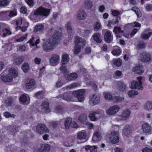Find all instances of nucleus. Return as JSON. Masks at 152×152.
Here are the masks:
<instances>
[{"mask_svg":"<svg viewBox=\"0 0 152 152\" xmlns=\"http://www.w3.org/2000/svg\"><path fill=\"white\" fill-rule=\"evenodd\" d=\"M18 75V72L16 69L13 68L9 69L7 73H4L1 77V79L4 82H10L14 78H16Z\"/></svg>","mask_w":152,"mask_h":152,"instance_id":"f03ea898","label":"nucleus"},{"mask_svg":"<svg viewBox=\"0 0 152 152\" xmlns=\"http://www.w3.org/2000/svg\"><path fill=\"white\" fill-rule=\"evenodd\" d=\"M142 131L140 129L137 130V132L140 135H142L143 133L146 135H149L152 133L151 126L148 124L144 123L142 124Z\"/></svg>","mask_w":152,"mask_h":152,"instance_id":"423d86ee","label":"nucleus"},{"mask_svg":"<svg viewBox=\"0 0 152 152\" xmlns=\"http://www.w3.org/2000/svg\"><path fill=\"white\" fill-rule=\"evenodd\" d=\"M101 139V136L98 132H95L93 136L92 141L94 143L99 141Z\"/></svg>","mask_w":152,"mask_h":152,"instance_id":"c85d7f7f","label":"nucleus"},{"mask_svg":"<svg viewBox=\"0 0 152 152\" xmlns=\"http://www.w3.org/2000/svg\"><path fill=\"white\" fill-rule=\"evenodd\" d=\"M11 34V32L10 30L7 28H4L2 32H0V35L3 37H4Z\"/></svg>","mask_w":152,"mask_h":152,"instance_id":"c9c22d12","label":"nucleus"},{"mask_svg":"<svg viewBox=\"0 0 152 152\" xmlns=\"http://www.w3.org/2000/svg\"><path fill=\"white\" fill-rule=\"evenodd\" d=\"M92 6L93 4L91 1L89 0H86L84 6L86 9H89L92 7Z\"/></svg>","mask_w":152,"mask_h":152,"instance_id":"79ce46f5","label":"nucleus"},{"mask_svg":"<svg viewBox=\"0 0 152 152\" xmlns=\"http://www.w3.org/2000/svg\"><path fill=\"white\" fill-rule=\"evenodd\" d=\"M50 148V146L48 144H43L41 145L39 151L40 152H48Z\"/></svg>","mask_w":152,"mask_h":152,"instance_id":"b1692460","label":"nucleus"},{"mask_svg":"<svg viewBox=\"0 0 152 152\" xmlns=\"http://www.w3.org/2000/svg\"><path fill=\"white\" fill-rule=\"evenodd\" d=\"M118 18L116 19V20L115 21H114L113 20H109L108 22V24H107V26L109 27H110L111 25H114L115 24H118Z\"/></svg>","mask_w":152,"mask_h":152,"instance_id":"5fc2aeb1","label":"nucleus"},{"mask_svg":"<svg viewBox=\"0 0 152 152\" xmlns=\"http://www.w3.org/2000/svg\"><path fill=\"white\" fill-rule=\"evenodd\" d=\"M93 39L97 43H100L102 40L100 38V34L99 33L94 34L93 37Z\"/></svg>","mask_w":152,"mask_h":152,"instance_id":"e433bc0d","label":"nucleus"},{"mask_svg":"<svg viewBox=\"0 0 152 152\" xmlns=\"http://www.w3.org/2000/svg\"><path fill=\"white\" fill-rule=\"evenodd\" d=\"M87 15L86 12L84 10H80L77 12L76 17L78 20H83L86 19Z\"/></svg>","mask_w":152,"mask_h":152,"instance_id":"ddd939ff","label":"nucleus"},{"mask_svg":"<svg viewBox=\"0 0 152 152\" xmlns=\"http://www.w3.org/2000/svg\"><path fill=\"white\" fill-rule=\"evenodd\" d=\"M60 58L59 56L57 55H53L50 59V62L52 64V65L56 64L59 61Z\"/></svg>","mask_w":152,"mask_h":152,"instance_id":"393cba45","label":"nucleus"},{"mask_svg":"<svg viewBox=\"0 0 152 152\" xmlns=\"http://www.w3.org/2000/svg\"><path fill=\"white\" fill-rule=\"evenodd\" d=\"M101 24L98 22H96L94 25V30L95 31H97L101 27Z\"/></svg>","mask_w":152,"mask_h":152,"instance_id":"052dcab7","label":"nucleus"},{"mask_svg":"<svg viewBox=\"0 0 152 152\" xmlns=\"http://www.w3.org/2000/svg\"><path fill=\"white\" fill-rule=\"evenodd\" d=\"M4 115L6 118L10 117L14 118L15 117V115L14 114H11L8 112H6L4 113Z\"/></svg>","mask_w":152,"mask_h":152,"instance_id":"680f3d73","label":"nucleus"},{"mask_svg":"<svg viewBox=\"0 0 152 152\" xmlns=\"http://www.w3.org/2000/svg\"><path fill=\"white\" fill-rule=\"evenodd\" d=\"M122 63V60L119 58H117L113 61V64L117 66H121Z\"/></svg>","mask_w":152,"mask_h":152,"instance_id":"49530a36","label":"nucleus"},{"mask_svg":"<svg viewBox=\"0 0 152 152\" xmlns=\"http://www.w3.org/2000/svg\"><path fill=\"white\" fill-rule=\"evenodd\" d=\"M23 25V26L22 28H21V31L23 32H25L27 30V28L29 26V23L26 21Z\"/></svg>","mask_w":152,"mask_h":152,"instance_id":"4d7b16f0","label":"nucleus"},{"mask_svg":"<svg viewBox=\"0 0 152 152\" xmlns=\"http://www.w3.org/2000/svg\"><path fill=\"white\" fill-rule=\"evenodd\" d=\"M121 53V49L118 46L115 47L112 52L113 55L115 56H119Z\"/></svg>","mask_w":152,"mask_h":152,"instance_id":"f704fd0d","label":"nucleus"},{"mask_svg":"<svg viewBox=\"0 0 152 152\" xmlns=\"http://www.w3.org/2000/svg\"><path fill=\"white\" fill-rule=\"evenodd\" d=\"M71 25V23L69 22L67 23L66 24V27L67 28L68 34V36L70 41L72 40V29Z\"/></svg>","mask_w":152,"mask_h":152,"instance_id":"a878e982","label":"nucleus"},{"mask_svg":"<svg viewBox=\"0 0 152 152\" xmlns=\"http://www.w3.org/2000/svg\"><path fill=\"white\" fill-rule=\"evenodd\" d=\"M130 113V111L128 109H126L123 110L121 116H118L117 118L118 121L126 120L129 117Z\"/></svg>","mask_w":152,"mask_h":152,"instance_id":"9b49d317","label":"nucleus"},{"mask_svg":"<svg viewBox=\"0 0 152 152\" xmlns=\"http://www.w3.org/2000/svg\"><path fill=\"white\" fill-rule=\"evenodd\" d=\"M26 49V46L24 45H19L17 48V50H19L23 52L25 51Z\"/></svg>","mask_w":152,"mask_h":152,"instance_id":"69168bd1","label":"nucleus"},{"mask_svg":"<svg viewBox=\"0 0 152 152\" xmlns=\"http://www.w3.org/2000/svg\"><path fill=\"white\" fill-rule=\"evenodd\" d=\"M132 10L136 13L137 17H140L141 16V13L139 10L137 8L135 7H133L132 8Z\"/></svg>","mask_w":152,"mask_h":152,"instance_id":"864d4df0","label":"nucleus"},{"mask_svg":"<svg viewBox=\"0 0 152 152\" xmlns=\"http://www.w3.org/2000/svg\"><path fill=\"white\" fill-rule=\"evenodd\" d=\"M137 81H133L132 82L131 84L129 85V87L134 89L142 90L143 87L142 85V77H137Z\"/></svg>","mask_w":152,"mask_h":152,"instance_id":"0eeeda50","label":"nucleus"},{"mask_svg":"<svg viewBox=\"0 0 152 152\" xmlns=\"http://www.w3.org/2000/svg\"><path fill=\"white\" fill-rule=\"evenodd\" d=\"M87 152H96L97 148L95 146L87 145L83 148Z\"/></svg>","mask_w":152,"mask_h":152,"instance_id":"2f4dec72","label":"nucleus"},{"mask_svg":"<svg viewBox=\"0 0 152 152\" xmlns=\"http://www.w3.org/2000/svg\"><path fill=\"white\" fill-rule=\"evenodd\" d=\"M42 109L46 113H48L50 111L49 107V103L46 102H44L42 104Z\"/></svg>","mask_w":152,"mask_h":152,"instance_id":"72a5a7b5","label":"nucleus"},{"mask_svg":"<svg viewBox=\"0 0 152 152\" xmlns=\"http://www.w3.org/2000/svg\"><path fill=\"white\" fill-rule=\"evenodd\" d=\"M78 120L82 124H85L87 122V118L86 115L82 114L80 115Z\"/></svg>","mask_w":152,"mask_h":152,"instance_id":"bb28decb","label":"nucleus"},{"mask_svg":"<svg viewBox=\"0 0 152 152\" xmlns=\"http://www.w3.org/2000/svg\"><path fill=\"white\" fill-rule=\"evenodd\" d=\"M142 152H152V149L148 147H145L142 150Z\"/></svg>","mask_w":152,"mask_h":152,"instance_id":"774afa93","label":"nucleus"},{"mask_svg":"<svg viewBox=\"0 0 152 152\" xmlns=\"http://www.w3.org/2000/svg\"><path fill=\"white\" fill-rule=\"evenodd\" d=\"M14 45H12L10 44H7L4 46H2V48H4V50L7 51H10L11 50L13 49V48L14 47Z\"/></svg>","mask_w":152,"mask_h":152,"instance_id":"c03bdc74","label":"nucleus"},{"mask_svg":"<svg viewBox=\"0 0 152 152\" xmlns=\"http://www.w3.org/2000/svg\"><path fill=\"white\" fill-rule=\"evenodd\" d=\"M105 41L107 42H109L112 40V37L110 31H107L105 33L104 36Z\"/></svg>","mask_w":152,"mask_h":152,"instance_id":"cd10ccee","label":"nucleus"},{"mask_svg":"<svg viewBox=\"0 0 152 152\" xmlns=\"http://www.w3.org/2000/svg\"><path fill=\"white\" fill-rule=\"evenodd\" d=\"M88 135V133L84 130L77 132V137L78 139L81 140L86 139Z\"/></svg>","mask_w":152,"mask_h":152,"instance_id":"dca6fc26","label":"nucleus"},{"mask_svg":"<svg viewBox=\"0 0 152 152\" xmlns=\"http://www.w3.org/2000/svg\"><path fill=\"white\" fill-rule=\"evenodd\" d=\"M117 84L118 86L119 90L121 92H124L126 89V85L122 82H118V83Z\"/></svg>","mask_w":152,"mask_h":152,"instance_id":"4c0bfd02","label":"nucleus"},{"mask_svg":"<svg viewBox=\"0 0 152 152\" xmlns=\"http://www.w3.org/2000/svg\"><path fill=\"white\" fill-rule=\"evenodd\" d=\"M113 31L116 34V36L117 38H120L118 34L123 33V31L121 30V28L118 27H115Z\"/></svg>","mask_w":152,"mask_h":152,"instance_id":"ea45409f","label":"nucleus"},{"mask_svg":"<svg viewBox=\"0 0 152 152\" xmlns=\"http://www.w3.org/2000/svg\"><path fill=\"white\" fill-rule=\"evenodd\" d=\"M144 109L146 111H150L152 110V102L149 101L146 102L143 107Z\"/></svg>","mask_w":152,"mask_h":152,"instance_id":"7c9ffc66","label":"nucleus"},{"mask_svg":"<svg viewBox=\"0 0 152 152\" xmlns=\"http://www.w3.org/2000/svg\"><path fill=\"white\" fill-rule=\"evenodd\" d=\"M66 79L68 81H71L74 80L78 77L77 75L74 72L70 73L65 75Z\"/></svg>","mask_w":152,"mask_h":152,"instance_id":"4be33fe9","label":"nucleus"},{"mask_svg":"<svg viewBox=\"0 0 152 152\" xmlns=\"http://www.w3.org/2000/svg\"><path fill=\"white\" fill-rule=\"evenodd\" d=\"M72 123V119L71 118H69L66 119L65 122V126L66 129L69 128L70 126H71V123Z\"/></svg>","mask_w":152,"mask_h":152,"instance_id":"a18cd8bd","label":"nucleus"},{"mask_svg":"<svg viewBox=\"0 0 152 152\" xmlns=\"http://www.w3.org/2000/svg\"><path fill=\"white\" fill-rule=\"evenodd\" d=\"M152 34V32L149 31L142 34V37L144 39H147Z\"/></svg>","mask_w":152,"mask_h":152,"instance_id":"09e8293b","label":"nucleus"},{"mask_svg":"<svg viewBox=\"0 0 152 152\" xmlns=\"http://www.w3.org/2000/svg\"><path fill=\"white\" fill-rule=\"evenodd\" d=\"M14 63L17 65L21 64L23 61V58L21 57H17L13 59Z\"/></svg>","mask_w":152,"mask_h":152,"instance_id":"58836bf2","label":"nucleus"},{"mask_svg":"<svg viewBox=\"0 0 152 152\" xmlns=\"http://www.w3.org/2000/svg\"><path fill=\"white\" fill-rule=\"evenodd\" d=\"M100 111L99 110L96 112H91L88 115V116L90 119L92 121H94L97 119V118L95 116V115L96 114H99L100 113Z\"/></svg>","mask_w":152,"mask_h":152,"instance_id":"412c9836","label":"nucleus"},{"mask_svg":"<svg viewBox=\"0 0 152 152\" xmlns=\"http://www.w3.org/2000/svg\"><path fill=\"white\" fill-rule=\"evenodd\" d=\"M91 99V101L94 105L98 104L100 101V97L97 95H93Z\"/></svg>","mask_w":152,"mask_h":152,"instance_id":"c756f323","label":"nucleus"},{"mask_svg":"<svg viewBox=\"0 0 152 152\" xmlns=\"http://www.w3.org/2000/svg\"><path fill=\"white\" fill-rule=\"evenodd\" d=\"M75 42L76 44L74 49L75 54H77L81 50V47L84 46L86 44V41L79 37L76 36L75 38Z\"/></svg>","mask_w":152,"mask_h":152,"instance_id":"7ed1b4c3","label":"nucleus"},{"mask_svg":"<svg viewBox=\"0 0 152 152\" xmlns=\"http://www.w3.org/2000/svg\"><path fill=\"white\" fill-rule=\"evenodd\" d=\"M80 86V85L79 84L77 83H74L67 86L66 88L67 89H71L75 88Z\"/></svg>","mask_w":152,"mask_h":152,"instance_id":"8fccbe9b","label":"nucleus"},{"mask_svg":"<svg viewBox=\"0 0 152 152\" xmlns=\"http://www.w3.org/2000/svg\"><path fill=\"white\" fill-rule=\"evenodd\" d=\"M133 71L136 74H141L143 72L144 70L142 66L139 65L134 67L133 69Z\"/></svg>","mask_w":152,"mask_h":152,"instance_id":"5701e85b","label":"nucleus"},{"mask_svg":"<svg viewBox=\"0 0 152 152\" xmlns=\"http://www.w3.org/2000/svg\"><path fill=\"white\" fill-rule=\"evenodd\" d=\"M61 64H66L68 61L69 56L67 54L63 55L62 57Z\"/></svg>","mask_w":152,"mask_h":152,"instance_id":"37998d69","label":"nucleus"},{"mask_svg":"<svg viewBox=\"0 0 152 152\" xmlns=\"http://www.w3.org/2000/svg\"><path fill=\"white\" fill-rule=\"evenodd\" d=\"M20 102L25 104H28L30 102V98L26 94L21 95L20 97Z\"/></svg>","mask_w":152,"mask_h":152,"instance_id":"a211bd4d","label":"nucleus"},{"mask_svg":"<svg viewBox=\"0 0 152 152\" xmlns=\"http://www.w3.org/2000/svg\"><path fill=\"white\" fill-rule=\"evenodd\" d=\"M9 3V1L7 0H2L0 1V6H6Z\"/></svg>","mask_w":152,"mask_h":152,"instance_id":"0e129e2a","label":"nucleus"},{"mask_svg":"<svg viewBox=\"0 0 152 152\" xmlns=\"http://www.w3.org/2000/svg\"><path fill=\"white\" fill-rule=\"evenodd\" d=\"M17 15V11L16 10L7 11L2 12L0 13V15L3 17V19L8 20L10 18L16 16Z\"/></svg>","mask_w":152,"mask_h":152,"instance_id":"6e6552de","label":"nucleus"},{"mask_svg":"<svg viewBox=\"0 0 152 152\" xmlns=\"http://www.w3.org/2000/svg\"><path fill=\"white\" fill-rule=\"evenodd\" d=\"M140 60L143 62H148L151 60V57L149 54L144 52L140 56Z\"/></svg>","mask_w":152,"mask_h":152,"instance_id":"f3484780","label":"nucleus"},{"mask_svg":"<svg viewBox=\"0 0 152 152\" xmlns=\"http://www.w3.org/2000/svg\"><path fill=\"white\" fill-rule=\"evenodd\" d=\"M27 34H25L16 39V41L18 42H21L27 39Z\"/></svg>","mask_w":152,"mask_h":152,"instance_id":"bf43d9fd","label":"nucleus"},{"mask_svg":"<svg viewBox=\"0 0 152 152\" xmlns=\"http://www.w3.org/2000/svg\"><path fill=\"white\" fill-rule=\"evenodd\" d=\"M85 91L84 89H81L79 91H75L73 92V94H76V96L79 102H82L84 100V95Z\"/></svg>","mask_w":152,"mask_h":152,"instance_id":"f8f14e48","label":"nucleus"},{"mask_svg":"<svg viewBox=\"0 0 152 152\" xmlns=\"http://www.w3.org/2000/svg\"><path fill=\"white\" fill-rule=\"evenodd\" d=\"M22 69L24 72H27L29 69L28 64L27 63H24L22 67Z\"/></svg>","mask_w":152,"mask_h":152,"instance_id":"3c124183","label":"nucleus"},{"mask_svg":"<svg viewBox=\"0 0 152 152\" xmlns=\"http://www.w3.org/2000/svg\"><path fill=\"white\" fill-rule=\"evenodd\" d=\"M138 29H134L132 32L131 33L130 35H125L124 36L127 38H130L132 37L138 31Z\"/></svg>","mask_w":152,"mask_h":152,"instance_id":"6e6d98bb","label":"nucleus"},{"mask_svg":"<svg viewBox=\"0 0 152 152\" xmlns=\"http://www.w3.org/2000/svg\"><path fill=\"white\" fill-rule=\"evenodd\" d=\"M15 22L16 25L17 26L15 27V29L17 30H18L21 29V27L20 25L24 24L26 21V20L24 18H20L15 20H14Z\"/></svg>","mask_w":152,"mask_h":152,"instance_id":"2eb2a0df","label":"nucleus"},{"mask_svg":"<svg viewBox=\"0 0 152 152\" xmlns=\"http://www.w3.org/2000/svg\"><path fill=\"white\" fill-rule=\"evenodd\" d=\"M60 70L65 75L68 73V71L64 64H61V66L60 68Z\"/></svg>","mask_w":152,"mask_h":152,"instance_id":"603ef678","label":"nucleus"},{"mask_svg":"<svg viewBox=\"0 0 152 152\" xmlns=\"http://www.w3.org/2000/svg\"><path fill=\"white\" fill-rule=\"evenodd\" d=\"M113 129L118 130L119 127L118 126L113 125L112 126ZM109 139L111 142L113 144H115L119 141V134L117 130L111 132L109 135Z\"/></svg>","mask_w":152,"mask_h":152,"instance_id":"20e7f679","label":"nucleus"},{"mask_svg":"<svg viewBox=\"0 0 152 152\" xmlns=\"http://www.w3.org/2000/svg\"><path fill=\"white\" fill-rule=\"evenodd\" d=\"M49 34L52 36L53 39L44 40L43 49L45 52L52 51L56 47L55 45L61 39V34L56 30L55 28H51Z\"/></svg>","mask_w":152,"mask_h":152,"instance_id":"f257e3e1","label":"nucleus"},{"mask_svg":"<svg viewBox=\"0 0 152 152\" xmlns=\"http://www.w3.org/2000/svg\"><path fill=\"white\" fill-rule=\"evenodd\" d=\"M124 98L122 97L119 96H115L113 98V101L115 103L124 100Z\"/></svg>","mask_w":152,"mask_h":152,"instance_id":"13d9d810","label":"nucleus"},{"mask_svg":"<svg viewBox=\"0 0 152 152\" xmlns=\"http://www.w3.org/2000/svg\"><path fill=\"white\" fill-rule=\"evenodd\" d=\"M37 132L38 133L41 134L44 132L48 133V129L43 124H38L36 127Z\"/></svg>","mask_w":152,"mask_h":152,"instance_id":"4468645a","label":"nucleus"},{"mask_svg":"<svg viewBox=\"0 0 152 152\" xmlns=\"http://www.w3.org/2000/svg\"><path fill=\"white\" fill-rule=\"evenodd\" d=\"M120 109L119 107L115 105L110 106L106 110V113L109 115H112L117 113Z\"/></svg>","mask_w":152,"mask_h":152,"instance_id":"9d476101","label":"nucleus"},{"mask_svg":"<svg viewBox=\"0 0 152 152\" xmlns=\"http://www.w3.org/2000/svg\"><path fill=\"white\" fill-rule=\"evenodd\" d=\"M133 129L129 125H126L122 130L123 136L124 139L126 138H129L132 135Z\"/></svg>","mask_w":152,"mask_h":152,"instance_id":"1a4fd4ad","label":"nucleus"},{"mask_svg":"<svg viewBox=\"0 0 152 152\" xmlns=\"http://www.w3.org/2000/svg\"><path fill=\"white\" fill-rule=\"evenodd\" d=\"M127 94L131 98H134L138 94V92L134 90H131L128 91Z\"/></svg>","mask_w":152,"mask_h":152,"instance_id":"a19ab883","label":"nucleus"},{"mask_svg":"<svg viewBox=\"0 0 152 152\" xmlns=\"http://www.w3.org/2000/svg\"><path fill=\"white\" fill-rule=\"evenodd\" d=\"M129 26H132L133 27H139L140 28L141 26L140 24L137 22H134L132 23L129 24Z\"/></svg>","mask_w":152,"mask_h":152,"instance_id":"e2e57ef3","label":"nucleus"},{"mask_svg":"<svg viewBox=\"0 0 152 152\" xmlns=\"http://www.w3.org/2000/svg\"><path fill=\"white\" fill-rule=\"evenodd\" d=\"M145 44L143 41L140 42L137 45V47L139 48H145Z\"/></svg>","mask_w":152,"mask_h":152,"instance_id":"338daca9","label":"nucleus"},{"mask_svg":"<svg viewBox=\"0 0 152 152\" xmlns=\"http://www.w3.org/2000/svg\"><path fill=\"white\" fill-rule=\"evenodd\" d=\"M40 42V40L39 39H37L35 41L34 37H33L27 43L30 44V47L31 48L32 46H34L35 45L36 48H39V47L37 46V45Z\"/></svg>","mask_w":152,"mask_h":152,"instance_id":"6ab92c4d","label":"nucleus"},{"mask_svg":"<svg viewBox=\"0 0 152 152\" xmlns=\"http://www.w3.org/2000/svg\"><path fill=\"white\" fill-rule=\"evenodd\" d=\"M104 96L105 99L107 100H113V98L112 95L109 93L104 92Z\"/></svg>","mask_w":152,"mask_h":152,"instance_id":"de8ad7c7","label":"nucleus"},{"mask_svg":"<svg viewBox=\"0 0 152 152\" xmlns=\"http://www.w3.org/2000/svg\"><path fill=\"white\" fill-rule=\"evenodd\" d=\"M50 12V9L40 7L37 9L34 13H31L30 17L31 19H33L34 18V16L35 15H40L47 16L49 15Z\"/></svg>","mask_w":152,"mask_h":152,"instance_id":"39448f33","label":"nucleus"},{"mask_svg":"<svg viewBox=\"0 0 152 152\" xmlns=\"http://www.w3.org/2000/svg\"><path fill=\"white\" fill-rule=\"evenodd\" d=\"M26 87L27 89H30L34 87L35 84L34 80L32 79H28L26 81Z\"/></svg>","mask_w":152,"mask_h":152,"instance_id":"aec40b11","label":"nucleus"},{"mask_svg":"<svg viewBox=\"0 0 152 152\" xmlns=\"http://www.w3.org/2000/svg\"><path fill=\"white\" fill-rule=\"evenodd\" d=\"M44 28V26L42 24H37L34 28V31L37 32H41Z\"/></svg>","mask_w":152,"mask_h":152,"instance_id":"473e14b6","label":"nucleus"}]
</instances>
